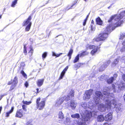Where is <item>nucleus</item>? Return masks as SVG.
<instances>
[{
  "label": "nucleus",
  "instance_id": "nucleus-1",
  "mask_svg": "<svg viewBox=\"0 0 125 125\" xmlns=\"http://www.w3.org/2000/svg\"><path fill=\"white\" fill-rule=\"evenodd\" d=\"M104 95L98 91H96V96L94 97L93 101L98 107V110L101 112L104 111L106 109L108 110L111 108H115L117 106L116 99L113 94L109 93V91L104 89Z\"/></svg>",
  "mask_w": 125,
  "mask_h": 125
},
{
  "label": "nucleus",
  "instance_id": "nucleus-2",
  "mask_svg": "<svg viewBox=\"0 0 125 125\" xmlns=\"http://www.w3.org/2000/svg\"><path fill=\"white\" fill-rule=\"evenodd\" d=\"M88 106V109L85 110L84 111L85 115V119L84 120L81 119L74 120V122L75 124L78 125H87L86 122H89L92 117V114H94V115H96L97 112L95 110V107L92 101L89 102Z\"/></svg>",
  "mask_w": 125,
  "mask_h": 125
},
{
  "label": "nucleus",
  "instance_id": "nucleus-3",
  "mask_svg": "<svg viewBox=\"0 0 125 125\" xmlns=\"http://www.w3.org/2000/svg\"><path fill=\"white\" fill-rule=\"evenodd\" d=\"M125 16V10L120 12L119 15H115L112 16L110 20H108V22H114L113 24H115V26L117 27L119 26L123 23V21L121 20L123 17Z\"/></svg>",
  "mask_w": 125,
  "mask_h": 125
},
{
  "label": "nucleus",
  "instance_id": "nucleus-4",
  "mask_svg": "<svg viewBox=\"0 0 125 125\" xmlns=\"http://www.w3.org/2000/svg\"><path fill=\"white\" fill-rule=\"evenodd\" d=\"M111 22L112 24H110L109 26H107L105 30V32L101 33L99 35V36L102 39V41L104 40L107 37L108 34L110 33L111 31V28L112 30H113L115 29L113 27L112 28L113 25H114V27H116L115 26V24H113L114 21L113 22L112 21L109 22Z\"/></svg>",
  "mask_w": 125,
  "mask_h": 125
},
{
  "label": "nucleus",
  "instance_id": "nucleus-5",
  "mask_svg": "<svg viewBox=\"0 0 125 125\" xmlns=\"http://www.w3.org/2000/svg\"><path fill=\"white\" fill-rule=\"evenodd\" d=\"M74 92L73 91L71 90L68 94L67 96H64L59 98L57 99L55 104V106H58L61 105L65 100L67 101L70 99L71 98L74 96Z\"/></svg>",
  "mask_w": 125,
  "mask_h": 125
},
{
  "label": "nucleus",
  "instance_id": "nucleus-6",
  "mask_svg": "<svg viewBox=\"0 0 125 125\" xmlns=\"http://www.w3.org/2000/svg\"><path fill=\"white\" fill-rule=\"evenodd\" d=\"M41 100V98L39 97L36 100V108L38 109L39 110H41L44 108L45 105V102L44 101H41L39 102Z\"/></svg>",
  "mask_w": 125,
  "mask_h": 125
},
{
  "label": "nucleus",
  "instance_id": "nucleus-7",
  "mask_svg": "<svg viewBox=\"0 0 125 125\" xmlns=\"http://www.w3.org/2000/svg\"><path fill=\"white\" fill-rule=\"evenodd\" d=\"M86 47L89 48L90 49H93L91 52V53L92 55H94L97 51L98 49L100 48V47L99 48L97 46L90 44L87 45Z\"/></svg>",
  "mask_w": 125,
  "mask_h": 125
},
{
  "label": "nucleus",
  "instance_id": "nucleus-8",
  "mask_svg": "<svg viewBox=\"0 0 125 125\" xmlns=\"http://www.w3.org/2000/svg\"><path fill=\"white\" fill-rule=\"evenodd\" d=\"M65 118L64 115L62 112L60 111L58 115V121L59 123H62L63 122Z\"/></svg>",
  "mask_w": 125,
  "mask_h": 125
},
{
  "label": "nucleus",
  "instance_id": "nucleus-9",
  "mask_svg": "<svg viewBox=\"0 0 125 125\" xmlns=\"http://www.w3.org/2000/svg\"><path fill=\"white\" fill-rule=\"evenodd\" d=\"M65 104L67 107H68L70 106L71 107L73 110H74L76 106L77 103L73 101H71L70 102H68L67 103H66Z\"/></svg>",
  "mask_w": 125,
  "mask_h": 125
},
{
  "label": "nucleus",
  "instance_id": "nucleus-10",
  "mask_svg": "<svg viewBox=\"0 0 125 125\" xmlns=\"http://www.w3.org/2000/svg\"><path fill=\"white\" fill-rule=\"evenodd\" d=\"M92 90H91L86 91L83 96L84 99L86 100H87V99L90 98L91 95L92 94Z\"/></svg>",
  "mask_w": 125,
  "mask_h": 125
},
{
  "label": "nucleus",
  "instance_id": "nucleus-11",
  "mask_svg": "<svg viewBox=\"0 0 125 125\" xmlns=\"http://www.w3.org/2000/svg\"><path fill=\"white\" fill-rule=\"evenodd\" d=\"M110 60L106 62H105L103 65L100 68L99 70L100 72L104 71L105 68L108 66L109 64L110 63Z\"/></svg>",
  "mask_w": 125,
  "mask_h": 125
},
{
  "label": "nucleus",
  "instance_id": "nucleus-12",
  "mask_svg": "<svg viewBox=\"0 0 125 125\" xmlns=\"http://www.w3.org/2000/svg\"><path fill=\"white\" fill-rule=\"evenodd\" d=\"M112 116L111 113H109L106 115L104 117V120L106 121H110L112 118Z\"/></svg>",
  "mask_w": 125,
  "mask_h": 125
},
{
  "label": "nucleus",
  "instance_id": "nucleus-13",
  "mask_svg": "<svg viewBox=\"0 0 125 125\" xmlns=\"http://www.w3.org/2000/svg\"><path fill=\"white\" fill-rule=\"evenodd\" d=\"M18 82V80L17 77V76H16L14 77L13 81H9L8 83V84L10 85L12 83L17 85Z\"/></svg>",
  "mask_w": 125,
  "mask_h": 125
},
{
  "label": "nucleus",
  "instance_id": "nucleus-14",
  "mask_svg": "<svg viewBox=\"0 0 125 125\" xmlns=\"http://www.w3.org/2000/svg\"><path fill=\"white\" fill-rule=\"evenodd\" d=\"M23 116L22 112L21 110L17 111L15 117L21 118Z\"/></svg>",
  "mask_w": 125,
  "mask_h": 125
},
{
  "label": "nucleus",
  "instance_id": "nucleus-15",
  "mask_svg": "<svg viewBox=\"0 0 125 125\" xmlns=\"http://www.w3.org/2000/svg\"><path fill=\"white\" fill-rule=\"evenodd\" d=\"M97 121L99 122H102L104 120V117L103 115H98L97 118Z\"/></svg>",
  "mask_w": 125,
  "mask_h": 125
},
{
  "label": "nucleus",
  "instance_id": "nucleus-16",
  "mask_svg": "<svg viewBox=\"0 0 125 125\" xmlns=\"http://www.w3.org/2000/svg\"><path fill=\"white\" fill-rule=\"evenodd\" d=\"M44 81V79H43L39 80L37 83L38 86H41L43 84Z\"/></svg>",
  "mask_w": 125,
  "mask_h": 125
},
{
  "label": "nucleus",
  "instance_id": "nucleus-17",
  "mask_svg": "<svg viewBox=\"0 0 125 125\" xmlns=\"http://www.w3.org/2000/svg\"><path fill=\"white\" fill-rule=\"evenodd\" d=\"M118 88L120 90H123L125 89V83H121L118 86Z\"/></svg>",
  "mask_w": 125,
  "mask_h": 125
},
{
  "label": "nucleus",
  "instance_id": "nucleus-18",
  "mask_svg": "<svg viewBox=\"0 0 125 125\" xmlns=\"http://www.w3.org/2000/svg\"><path fill=\"white\" fill-rule=\"evenodd\" d=\"M120 59V57H118L117 58L115 59L112 63L113 66H115L119 62V60Z\"/></svg>",
  "mask_w": 125,
  "mask_h": 125
},
{
  "label": "nucleus",
  "instance_id": "nucleus-19",
  "mask_svg": "<svg viewBox=\"0 0 125 125\" xmlns=\"http://www.w3.org/2000/svg\"><path fill=\"white\" fill-rule=\"evenodd\" d=\"M96 24L99 25H101L103 23L102 21L99 17L96 19Z\"/></svg>",
  "mask_w": 125,
  "mask_h": 125
},
{
  "label": "nucleus",
  "instance_id": "nucleus-20",
  "mask_svg": "<svg viewBox=\"0 0 125 125\" xmlns=\"http://www.w3.org/2000/svg\"><path fill=\"white\" fill-rule=\"evenodd\" d=\"M71 116L72 118L74 119L77 118L78 119L80 117V115L78 113H76L75 114L71 115Z\"/></svg>",
  "mask_w": 125,
  "mask_h": 125
},
{
  "label": "nucleus",
  "instance_id": "nucleus-21",
  "mask_svg": "<svg viewBox=\"0 0 125 125\" xmlns=\"http://www.w3.org/2000/svg\"><path fill=\"white\" fill-rule=\"evenodd\" d=\"M31 19V16H30L28 17V18L27 19V20H26L24 22V24L23 25L24 26H25L27 24H28L29 23Z\"/></svg>",
  "mask_w": 125,
  "mask_h": 125
},
{
  "label": "nucleus",
  "instance_id": "nucleus-22",
  "mask_svg": "<svg viewBox=\"0 0 125 125\" xmlns=\"http://www.w3.org/2000/svg\"><path fill=\"white\" fill-rule=\"evenodd\" d=\"M81 106L84 109H88V104L85 102H82L81 104Z\"/></svg>",
  "mask_w": 125,
  "mask_h": 125
},
{
  "label": "nucleus",
  "instance_id": "nucleus-23",
  "mask_svg": "<svg viewBox=\"0 0 125 125\" xmlns=\"http://www.w3.org/2000/svg\"><path fill=\"white\" fill-rule=\"evenodd\" d=\"M123 46L120 49V51L123 52L125 51V41H124L122 43Z\"/></svg>",
  "mask_w": 125,
  "mask_h": 125
},
{
  "label": "nucleus",
  "instance_id": "nucleus-24",
  "mask_svg": "<svg viewBox=\"0 0 125 125\" xmlns=\"http://www.w3.org/2000/svg\"><path fill=\"white\" fill-rule=\"evenodd\" d=\"M71 122V118L70 117H67L65 121H64L63 122L65 124L66 123H70Z\"/></svg>",
  "mask_w": 125,
  "mask_h": 125
},
{
  "label": "nucleus",
  "instance_id": "nucleus-25",
  "mask_svg": "<svg viewBox=\"0 0 125 125\" xmlns=\"http://www.w3.org/2000/svg\"><path fill=\"white\" fill-rule=\"evenodd\" d=\"M102 41V39L100 37H99V36L98 37H96L93 39V41L96 42H98L100 41Z\"/></svg>",
  "mask_w": 125,
  "mask_h": 125
},
{
  "label": "nucleus",
  "instance_id": "nucleus-26",
  "mask_svg": "<svg viewBox=\"0 0 125 125\" xmlns=\"http://www.w3.org/2000/svg\"><path fill=\"white\" fill-rule=\"evenodd\" d=\"M14 109V107H12L10 110L9 112H7L6 113V116L8 117L9 116L10 114L11 113L13 112Z\"/></svg>",
  "mask_w": 125,
  "mask_h": 125
},
{
  "label": "nucleus",
  "instance_id": "nucleus-27",
  "mask_svg": "<svg viewBox=\"0 0 125 125\" xmlns=\"http://www.w3.org/2000/svg\"><path fill=\"white\" fill-rule=\"evenodd\" d=\"M88 52L86 51H84L80 54H78L79 55L80 57L83 56L85 55H87L88 54Z\"/></svg>",
  "mask_w": 125,
  "mask_h": 125
},
{
  "label": "nucleus",
  "instance_id": "nucleus-28",
  "mask_svg": "<svg viewBox=\"0 0 125 125\" xmlns=\"http://www.w3.org/2000/svg\"><path fill=\"white\" fill-rule=\"evenodd\" d=\"M125 37V32H121L120 34V39L122 40Z\"/></svg>",
  "mask_w": 125,
  "mask_h": 125
},
{
  "label": "nucleus",
  "instance_id": "nucleus-29",
  "mask_svg": "<svg viewBox=\"0 0 125 125\" xmlns=\"http://www.w3.org/2000/svg\"><path fill=\"white\" fill-rule=\"evenodd\" d=\"M114 78L113 77H111L109 79H107V82L108 83L110 84L112 83L114 80Z\"/></svg>",
  "mask_w": 125,
  "mask_h": 125
},
{
  "label": "nucleus",
  "instance_id": "nucleus-30",
  "mask_svg": "<svg viewBox=\"0 0 125 125\" xmlns=\"http://www.w3.org/2000/svg\"><path fill=\"white\" fill-rule=\"evenodd\" d=\"M31 24V22H30L27 25L25 28V30L27 31H29L30 29V27Z\"/></svg>",
  "mask_w": 125,
  "mask_h": 125
},
{
  "label": "nucleus",
  "instance_id": "nucleus-31",
  "mask_svg": "<svg viewBox=\"0 0 125 125\" xmlns=\"http://www.w3.org/2000/svg\"><path fill=\"white\" fill-rule=\"evenodd\" d=\"M25 65V64L24 62H21L20 64V70H23L24 67Z\"/></svg>",
  "mask_w": 125,
  "mask_h": 125
},
{
  "label": "nucleus",
  "instance_id": "nucleus-32",
  "mask_svg": "<svg viewBox=\"0 0 125 125\" xmlns=\"http://www.w3.org/2000/svg\"><path fill=\"white\" fill-rule=\"evenodd\" d=\"M80 56L78 54L77 55L75 59H74L73 62L74 63H75L77 62L79 59V57Z\"/></svg>",
  "mask_w": 125,
  "mask_h": 125
},
{
  "label": "nucleus",
  "instance_id": "nucleus-33",
  "mask_svg": "<svg viewBox=\"0 0 125 125\" xmlns=\"http://www.w3.org/2000/svg\"><path fill=\"white\" fill-rule=\"evenodd\" d=\"M83 65L82 63H78L77 64H75L74 65V67L75 68L78 69L79 68L80 66Z\"/></svg>",
  "mask_w": 125,
  "mask_h": 125
},
{
  "label": "nucleus",
  "instance_id": "nucleus-34",
  "mask_svg": "<svg viewBox=\"0 0 125 125\" xmlns=\"http://www.w3.org/2000/svg\"><path fill=\"white\" fill-rule=\"evenodd\" d=\"M47 53L46 52H45L42 54V57L43 60L47 56Z\"/></svg>",
  "mask_w": 125,
  "mask_h": 125
},
{
  "label": "nucleus",
  "instance_id": "nucleus-35",
  "mask_svg": "<svg viewBox=\"0 0 125 125\" xmlns=\"http://www.w3.org/2000/svg\"><path fill=\"white\" fill-rule=\"evenodd\" d=\"M18 0H15L14 1L12 2L11 5V6L12 7H14L15 5L17 3Z\"/></svg>",
  "mask_w": 125,
  "mask_h": 125
},
{
  "label": "nucleus",
  "instance_id": "nucleus-36",
  "mask_svg": "<svg viewBox=\"0 0 125 125\" xmlns=\"http://www.w3.org/2000/svg\"><path fill=\"white\" fill-rule=\"evenodd\" d=\"M121 108L120 106H117L116 107L115 109V111L116 112L118 113L119 111H120Z\"/></svg>",
  "mask_w": 125,
  "mask_h": 125
},
{
  "label": "nucleus",
  "instance_id": "nucleus-37",
  "mask_svg": "<svg viewBox=\"0 0 125 125\" xmlns=\"http://www.w3.org/2000/svg\"><path fill=\"white\" fill-rule=\"evenodd\" d=\"M22 70L21 71V73L22 74L23 76L25 78H26L27 77V75L26 74L24 73V71L23 70Z\"/></svg>",
  "mask_w": 125,
  "mask_h": 125
},
{
  "label": "nucleus",
  "instance_id": "nucleus-38",
  "mask_svg": "<svg viewBox=\"0 0 125 125\" xmlns=\"http://www.w3.org/2000/svg\"><path fill=\"white\" fill-rule=\"evenodd\" d=\"M22 103L26 105H29L31 103V102L30 101L27 102V101H23Z\"/></svg>",
  "mask_w": 125,
  "mask_h": 125
},
{
  "label": "nucleus",
  "instance_id": "nucleus-39",
  "mask_svg": "<svg viewBox=\"0 0 125 125\" xmlns=\"http://www.w3.org/2000/svg\"><path fill=\"white\" fill-rule=\"evenodd\" d=\"M73 50L72 49H71L69 52L68 54L67 55H69L70 56H71L72 54L73 53Z\"/></svg>",
  "mask_w": 125,
  "mask_h": 125
},
{
  "label": "nucleus",
  "instance_id": "nucleus-40",
  "mask_svg": "<svg viewBox=\"0 0 125 125\" xmlns=\"http://www.w3.org/2000/svg\"><path fill=\"white\" fill-rule=\"evenodd\" d=\"M65 73L63 72H62L61 73L60 76L59 77V79L61 80L62 79Z\"/></svg>",
  "mask_w": 125,
  "mask_h": 125
},
{
  "label": "nucleus",
  "instance_id": "nucleus-41",
  "mask_svg": "<svg viewBox=\"0 0 125 125\" xmlns=\"http://www.w3.org/2000/svg\"><path fill=\"white\" fill-rule=\"evenodd\" d=\"M30 50L29 52V53L30 54L31 53V55L33 52V50L32 49V47L31 46L30 47Z\"/></svg>",
  "mask_w": 125,
  "mask_h": 125
},
{
  "label": "nucleus",
  "instance_id": "nucleus-42",
  "mask_svg": "<svg viewBox=\"0 0 125 125\" xmlns=\"http://www.w3.org/2000/svg\"><path fill=\"white\" fill-rule=\"evenodd\" d=\"M16 85L12 84L10 87V90H12L14 89V87L16 86Z\"/></svg>",
  "mask_w": 125,
  "mask_h": 125
},
{
  "label": "nucleus",
  "instance_id": "nucleus-43",
  "mask_svg": "<svg viewBox=\"0 0 125 125\" xmlns=\"http://www.w3.org/2000/svg\"><path fill=\"white\" fill-rule=\"evenodd\" d=\"M68 66H67L62 71V72L64 73H65L67 71V69L68 68Z\"/></svg>",
  "mask_w": 125,
  "mask_h": 125
},
{
  "label": "nucleus",
  "instance_id": "nucleus-44",
  "mask_svg": "<svg viewBox=\"0 0 125 125\" xmlns=\"http://www.w3.org/2000/svg\"><path fill=\"white\" fill-rule=\"evenodd\" d=\"M105 76V75H103L100 77V80L103 81L104 80V76Z\"/></svg>",
  "mask_w": 125,
  "mask_h": 125
},
{
  "label": "nucleus",
  "instance_id": "nucleus-45",
  "mask_svg": "<svg viewBox=\"0 0 125 125\" xmlns=\"http://www.w3.org/2000/svg\"><path fill=\"white\" fill-rule=\"evenodd\" d=\"M91 30L92 31H94L95 30V28L94 27L92 24H91L90 25Z\"/></svg>",
  "mask_w": 125,
  "mask_h": 125
},
{
  "label": "nucleus",
  "instance_id": "nucleus-46",
  "mask_svg": "<svg viewBox=\"0 0 125 125\" xmlns=\"http://www.w3.org/2000/svg\"><path fill=\"white\" fill-rule=\"evenodd\" d=\"M77 1H75L74 3L71 6V8H69V9H68L67 10H68L69 9H72V7H73V6H74V5H75L76 3H77Z\"/></svg>",
  "mask_w": 125,
  "mask_h": 125
},
{
  "label": "nucleus",
  "instance_id": "nucleus-47",
  "mask_svg": "<svg viewBox=\"0 0 125 125\" xmlns=\"http://www.w3.org/2000/svg\"><path fill=\"white\" fill-rule=\"evenodd\" d=\"M26 106L25 105H23L22 106L23 109L25 112L27 111V109L26 108Z\"/></svg>",
  "mask_w": 125,
  "mask_h": 125
},
{
  "label": "nucleus",
  "instance_id": "nucleus-48",
  "mask_svg": "<svg viewBox=\"0 0 125 125\" xmlns=\"http://www.w3.org/2000/svg\"><path fill=\"white\" fill-rule=\"evenodd\" d=\"M104 80H106L108 78V76L107 75H105V76H104Z\"/></svg>",
  "mask_w": 125,
  "mask_h": 125
},
{
  "label": "nucleus",
  "instance_id": "nucleus-49",
  "mask_svg": "<svg viewBox=\"0 0 125 125\" xmlns=\"http://www.w3.org/2000/svg\"><path fill=\"white\" fill-rule=\"evenodd\" d=\"M122 78L124 81L125 82V74H123L122 75Z\"/></svg>",
  "mask_w": 125,
  "mask_h": 125
},
{
  "label": "nucleus",
  "instance_id": "nucleus-50",
  "mask_svg": "<svg viewBox=\"0 0 125 125\" xmlns=\"http://www.w3.org/2000/svg\"><path fill=\"white\" fill-rule=\"evenodd\" d=\"M24 53H26L27 52V51L26 48V47L25 45L24 46Z\"/></svg>",
  "mask_w": 125,
  "mask_h": 125
},
{
  "label": "nucleus",
  "instance_id": "nucleus-51",
  "mask_svg": "<svg viewBox=\"0 0 125 125\" xmlns=\"http://www.w3.org/2000/svg\"><path fill=\"white\" fill-rule=\"evenodd\" d=\"M25 86L26 87H27L28 85V83L27 82H26L24 84Z\"/></svg>",
  "mask_w": 125,
  "mask_h": 125
},
{
  "label": "nucleus",
  "instance_id": "nucleus-52",
  "mask_svg": "<svg viewBox=\"0 0 125 125\" xmlns=\"http://www.w3.org/2000/svg\"><path fill=\"white\" fill-rule=\"evenodd\" d=\"M117 76V73H115L114 75V76L113 77L114 78V79H115Z\"/></svg>",
  "mask_w": 125,
  "mask_h": 125
},
{
  "label": "nucleus",
  "instance_id": "nucleus-53",
  "mask_svg": "<svg viewBox=\"0 0 125 125\" xmlns=\"http://www.w3.org/2000/svg\"><path fill=\"white\" fill-rule=\"evenodd\" d=\"M62 53H60V54H56V56L57 57H59L60 56V55H62Z\"/></svg>",
  "mask_w": 125,
  "mask_h": 125
},
{
  "label": "nucleus",
  "instance_id": "nucleus-54",
  "mask_svg": "<svg viewBox=\"0 0 125 125\" xmlns=\"http://www.w3.org/2000/svg\"><path fill=\"white\" fill-rule=\"evenodd\" d=\"M121 59L123 60L125 63V56L122 57L121 58Z\"/></svg>",
  "mask_w": 125,
  "mask_h": 125
},
{
  "label": "nucleus",
  "instance_id": "nucleus-55",
  "mask_svg": "<svg viewBox=\"0 0 125 125\" xmlns=\"http://www.w3.org/2000/svg\"><path fill=\"white\" fill-rule=\"evenodd\" d=\"M36 90H37V92L36 93V94H38L39 93V92H40V91H39V89L38 88H37L36 89Z\"/></svg>",
  "mask_w": 125,
  "mask_h": 125
},
{
  "label": "nucleus",
  "instance_id": "nucleus-56",
  "mask_svg": "<svg viewBox=\"0 0 125 125\" xmlns=\"http://www.w3.org/2000/svg\"><path fill=\"white\" fill-rule=\"evenodd\" d=\"M56 54L54 52H52V56H56Z\"/></svg>",
  "mask_w": 125,
  "mask_h": 125
},
{
  "label": "nucleus",
  "instance_id": "nucleus-57",
  "mask_svg": "<svg viewBox=\"0 0 125 125\" xmlns=\"http://www.w3.org/2000/svg\"><path fill=\"white\" fill-rule=\"evenodd\" d=\"M86 21H84L83 24V26H84L86 24Z\"/></svg>",
  "mask_w": 125,
  "mask_h": 125
},
{
  "label": "nucleus",
  "instance_id": "nucleus-58",
  "mask_svg": "<svg viewBox=\"0 0 125 125\" xmlns=\"http://www.w3.org/2000/svg\"><path fill=\"white\" fill-rule=\"evenodd\" d=\"M26 125H33L31 124H30L29 122H27V123H26Z\"/></svg>",
  "mask_w": 125,
  "mask_h": 125
},
{
  "label": "nucleus",
  "instance_id": "nucleus-59",
  "mask_svg": "<svg viewBox=\"0 0 125 125\" xmlns=\"http://www.w3.org/2000/svg\"><path fill=\"white\" fill-rule=\"evenodd\" d=\"M2 109V106L0 107V114L1 112V111Z\"/></svg>",
  "mask_w": 125,
  "mask_h": 125
},
{
  "label": "nucleus",
  "instance_id": "nucleus-60",
  "mask_svg": "<svg viewBox=\"0 0 125 125\" xmlns=\"http://www.w3.org/2000/svg\"><path fill=\"white\" fill-rule=\"evenodd\" d=\"M68 56H69V60H70L71 58V56H70V55H67Z\"/></svg>",
  "mask_w": 125,
  "mask_h": 125
},
{
  "label": "nucleus",
  "instance_id": "nucleus-61",
  "mask_svg": "<svg viewBox=\"0 0 125 125\" xmlns=\"http://www.w3.org/2000/svg\"><path fill=\"white\" fill-rule=\"evenodd\" d=\"M103 125H109V124L108 123H105Z\"/></svg>",
  "mask_w": 125,
  "mask_h": 125
},
{
  "label": "nucleus",
  "instance_id": "nucleus-62",
  "mask_svg": "<svg viewBox=\"0 0 125 125\" xmlns=\"http://www.w3.org/2000/svg\"><path fill=\"white\" fill-rule=\"evenodd\" d=\"M91 24H93V23H94V21L93 20H92L91 21Z\"/></svg>",
  "mask_w": 125,
  "mask_h": 125
},
{
  "label": "nucleus",
  "instance_id": "nucleus-63",
  "mask_svg": "<svg viewBox=\"0 0 125 125\" xmlns=\"http://www.w3.org/2000/svg\"><path fill=\"white\" fill-rule=\"evenodd\" d=\"M89 13L88 14V15H87L86 18H87V19H88V18L89 17Z\"/></svg>",
  "mask_w": 125,
  "mask_h": 125
},
{
  "label": "nucleus",
  "instance_id": "nucleus-64",
  "mask_svg": "<svg viewBox=\"0 0 125 125\" xmlns=\"http://www.w3.org/2000/svg\"><path fill=\"white\" fill-rule=\"evenodd\" d=\"M3 95H1L0 96V97H1V98H2L3 97Z\"/></svg>",
  "mask_w": 125,
  "mask_h": 125
}]
</instances>
